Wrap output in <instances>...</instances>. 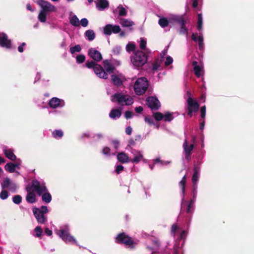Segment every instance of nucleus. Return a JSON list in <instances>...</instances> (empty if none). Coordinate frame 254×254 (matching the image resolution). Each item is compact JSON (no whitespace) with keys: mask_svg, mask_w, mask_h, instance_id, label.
Returning a JSON list of instances; mask_svg holds the SVG:
<instances>
[{"mask_svg":"<svg viewBox=\"0 0 254 254\" xmlns=\"http://www.w3.org/2000/svg\"><path fill=\"white\" fill-rule=\"evenodd\" d=\"M22 197L19 195H15L12 197L13 202L16 204H19L21 202Z\"/></svg>","mask_w":254,"mask_h":254,"instance_id":"49","label":"nucleus"},{"mask_svg":"<svg viewBox=\"0 0 254 254\" xmlns=\"http://www.w3.org/2000/svg\"><path fill=\"white\" fill-rule=\"evenodd\" d=\"M2 151L5 156L11 161L16 159V157L13 153V150L7 146L2 147Z\"/></svg>","mask_w":254,"mask_h":254,"instance_id":"25","label":"nucleus"},{"mask_svg":"<svg viewBox=\"0 0 254 254\" xmlns=\"http://www.w3.org/2000/svg\"><path fill=\"white\" fill-rule=\"evenodd\" d=\"M126 50L127 52L133 51L135 50V45L133 43H128L126 46Z\"/></svg>","mask_w":254,"mask_h":254,"instance_id":"58","label":"nucleus"},{"mask_svg":"<svg viewBox=\"0 0 254 254\" xmlns=\"http://www.w3.org/2000/svg\"><path fill=\"white\" fill-rule=\"evenodd\" d=\"M70 23L73 26L79 27L80 26V21L76 15H73L70 16L69 18Z\"/></svg>","mask_w":254,"mask_h":254,"instance_id":"35","label":"nucleus"},{"mask_svg":"<svg viewBox=\"0 0 254 254\" xmlns=\"http://www.w3.org/2000/svg\"><path fill=\"white\" fill-rule=\"evenodd\" d=\"M146 104L152 110H157L160 107V103L157 98L154 97H149L146 99Z\"/></svg>","mask_w":254,"mask_h":254,"instance_id":"19","label":"nucleus"},{"mask_svg":"<svg viewBox=\"0 0 254 254\" xmlns=\"http://www.w3.org/2000/svg\"><path fill=\"white\" fill-rule=\"evenodd\" d=\"M116 242L119 244H124L128 246L133 245V240L124 233H120L117 235L116 238Z\"/></svg>","mask_w":254,"mask_h":254,"instance_id":"14","label":"nucleus"},{"mask_svg":"<svg viewBox=\"0 0 254 254\" xmlns=\"http://www.w3.org/2000/svg\"><path fill=\"white\" fill-rule=\"evenodd\" d=\"M174 119L173 113L169 112L163 114V120L165 122H170Z\"/></svg>","mask_w":254,"mask_h":254,"instance_id":"41","label":"nucleus"},{"mask_svg":"<svg viewBox=\"0 0 254 254\" xmlns=\"http://www.w3.org/2000/svg\"><path fill=\"white\" fill-rule=\"evenodd\" d=\"M33 214L37 222L40 224H43L47 221V217L45 214L48 213L49 210L46 206H42L40 208L33 207Z\"/></svg>","mask_w":254,"mask_h":254,"instance_id":"9","label":"nucleus"},{"mask_svg":"<svg viewBox=\"0 0 254 254\" xmlns=\"http://www.w3.org/2000/svg\"><path fill=\"white\" fill-rule=\"evenodd\" d=\"M63 132L62 130H55L52 132L53 137L56 139L61 138L63 136Z\"/></svg>","mask_w":254,"mask_h":254,"instance_id":"42","label":"nucleus"},{"mask_svg":"<svg viewBox=\"0 0 254 254\" xmlns=\"http://www.w3.org/2000/svg\"><path fill=\"white\" fill-rule=\"evenodd\" d=\"M131 153L133 157L132 159H130V162L137 164L141 161H144L145 160L142 151L136 149H131Z\"/></svg>","mask_w":254,"mask_h":254,"instance_id":"17","label":"nucleus"},{"mask_svg":"<svg viewBox=\"0 0 254 254\" xmlns=\"http://www.w3.org/2000/svg\"><path fill=\"white\" fill-rule=\"evenodd\" d=\"M167 53V49L164 50L161 53H160V57L161 59L160 60H162V62L164 61L165 56L166 55Z\"/></svg>","mask_w":254,"mask_h":254,"instance_id":"61","label":"nucleus"},{"mask_svg":"<svg viewBox=\"0 0 254 254\" xmlns=\"http://www.w3.org/2000/svg\"><path fill=\"white\" fill-rule=\"evenodd\" d=\"M111 100L113 102H117L122 106L129 105L133 103L132 98L128 95H124L121 93H116L112 96Z\"/></svg>","mask_w":254,"mask_h":254,"instance_id":"8","label":"nucleus"},{"mask_svg":"<svg viewBox=\"0 0 254 254\" xmlns=\"http://www.w3.org/2000/svg\"><path fill=\"white\" fill-rule=\"evenodd\" d=\"M171 234L177 240H183L185 241L187 235V230H184L176 224H173L171 228Z\"/></svg>","mask_w":254,"mask_h":254,"instance_id":"10","label":"nucleus"},{"mask_svg":"<svg viewBox=\"0 0 254 254\" xmlns=\"http://www.w3.org/2000/svg\"><path fill=\"white\" fill-rule=\"evenodd\" d=\"M34 234L33 236L37 238H41L43 233V230L40 226H37L34 230Z\"/></svg>","mask_w":254,"mask_h":254,"instance_id":"40","label":"nucleus"},{"mask_svg":"<svg viewBox=\"0 0 254 254\" xmlns=\"http://www.w3.org/2000/svg\"><path fill=\"white\" fill-rule=\"evenodd\" d=\"M28 193L26 196V201L30 203H33L36 201V195L34 191L32 190L27 191Z\"/></svg>","mask_w":254,"mask_h":254,"instance_id":"33","label":"nucleus"},{"mask_svg":"<svg viewBox=\"0 0 254 254\" xmlns=\"http://www.w3.org/2000/svg\"><path fill=\"white\" fill-rule=\"evenodd\" d=\"M170 26L174 25L175 23H177L179 24L182 23L183 24V21L185 20L182 16L177 15H170L168 18Z\"/></svg>","mask_w":254,"mask_h":254,"instance_id":"24","label":"nucleus"},{"mask_svg":"<svg viewBox=\"0 0 254 254\" xmlns=\"http://www.w3.org/2000/svg\"><path fill=\"white\" fill-rule=\"evenodd\" d=\"M117 159L120 162L122 163H126L130 162L128 155L124 152H121L118 154Z\"/></svg>","mask_w":254,"mask_h":254,"instance_id":"30","label":"nucleus"},{"mask_svg":"<svg viewBox=\"0 0 254 254\" xmlns=\"http://www.w3.org/2000/svg\"><path fill=\"white\" fill-rule=\"evenodd\" d=\"M98 64L95 63V61H88L85 64V66L88 68H93V69H94L95 66H96V65Z\"/></svg>","mask_w":254,"mask_h":254,"instance_id":"47","label":"nucleus"},{"mask_svg":"<svg viewBox=\"0 0 254 254\" xmlns=\"http://www.w3.org/2000/svg\"><path fill=\"white\" fill-rule=\"evenodd\" d=\"M162 60L157 59L153 64L152 66V70L155 72L158 70H161L162 69Z\"/></svg>","mask_w":254,"mask_h":254,"instance_id":"31","label":"nucleus"},{"mask_svg":"<svg viewBox=\"0 0 254 254\" xmlns=\"http://www.w3.org/2000/svg\"><path fill=\"white\" fill-rule=\"evenodd\" d=\"M8 197V192L7 190H4V189H3V190H1V191L0 193V199L2 200L6 199Z\"/></svg>","mask_w":254,"mask_h":254,"instance_id":"52","label":"nucleus"},{"mask_svg":"<svg viewBox=\"0 0 254 254\" xmlns=\"http://www.w3.org/2000/svg\"><path fill=\"white\" fill-rule=\"evenodd\" d=\"M193 170H194V172H193L192 179H191L192 182V184H194V183L197 184L198 180H199V178L200 176V168L199 166L194 165Z\"/></svg>","mask_w":254,"mask_h":254,"instance_id":"28","label":"nucleus"},{"mask_svg":"<svg viewBox=\"0 0 254 254\" xmlns=\"http://www.w3.org/2000/svg\"><path fill=\"white\" fill-rule=\"evenodd\" d=\"M88 55L94 61L98 62L102 60V56L101 53L95 48H90L88 51Z\"/></svg>","mask_w":254,"mask_h":254,"instance_id":"21","label":"nucleus"},{"mask_svg":"<svg viewBox=\"0 0 254 254\" xmlns=\"http://www.w3.org/2000/svg\"><path fill=\"white\" fill-rule=\"evenodd\" d=\"M118 12L119 16H126L127 14V10L125 7H124L122 5H119L117 8L113 11L114 13Z\"/></svg>","mask_w":254,"mask_h":254,"instance_id":"34","label":"nucleus"},{"mask_svg":"<svg viewBox=\"0 0 254 254\" xmlns=\"http://www.w3.org/2000/svg\"><path fill=\"white\" fill-rule=\"evenodd\" d=\"M2 189H8L11 192H14L17 189V185L10 179L6 178L1 184Z\"/></svg>","mask_w":254,"mask_h":254,"instance_id":"16","label":"nucleus"},{"mask_svg":"<svg viewBox=\"0 0 254 254\" xmlns=\"http://www.w3.org/2000/svg\"><path fill=\"white\" fill-rule=\"evenodd\" d=\"M85 60V57L83 55H79L76 57V61L77 64H82Z\"/></svg>","mask_w":254,"mask_h":254,"instance_id":"50","label":"nucleus"},{"mask_svg":"<svg viewBox=\"0 0 254 254\" xmlns=\"http://www.w3.org/2000/svg\"><path fill=\"white\" fill-rule=\"evenodd\" d=\"M125 77L122 74H112L111 75V80L114 85L120 86L123 84V82L125 80Z\"/></svg>","mask_w":254,"mask_h":254,"instance_id":"22","label":"nucleus"},{"mask_svg":"<svg viewBox=\"0 0 254 254\" xmlns=\"http://www.w3.org/2000/svg\"><path fill=\"white\" fill-rule=\"evenodd\" d=\"M186 182V176L185 175L182 180L179 182V186L181 189L182 203L181 212H186L189 214H192L193 212L195 198L197 193V184H192L193 187V198L190 201L185 200V185Z\"/></svg>","mask_w":254,"mask_h":254,"instance_id":"1","label":"nucleus"},{"mask_svg":"<svg viewBox=\"0 0 254 254\" xmlns=\"http://www.w3.org/2000/svg\"><path fill=\"white\" fill-rule=\"evenodd\" d=\"M80 21V25H81L83 27H86L88 26L89 22L87 18H82Z\"/></svg>","mask_w":254,"mask_h":254,"instance_id":"57","label":"nucleus"},{"mask_svg":"<svg viewBox=\"0 0 254 254\" xmlns=\"http://www.w3.org/2000/svg\"><path fill=\"white\" fill-rule=\"evenodd\" d=\"M206 115V107L205 106H203L200 108V120H205V117Z\"/></svg>","mask_w":254,"mask_h":254,"instance_id":"55","label":"nucleus"},{"mask_svg":"<svg viewBox=\"0 0 254 254\" xmlns=\"http://www.w3.org/2000/svg\"><path fill=\"white\" fill-rule=\"evenodd\" d=\"M48 105L52 109L62 108L65 106V102L58 97H53L49 100Z\"/></svg>","mask_w":254,"mask_h":254,"instance_id":"11","label":"nucleus"},{"mask_svg":"<svg viewBox=\"0 0 254 254\" xmlns=\"http://www.w3.org/2000/svg\"><path fill=\"white\" fill-rule=\"evenodd\" d=\"M154 117L156 121H160L163 120V114L160 112H156L154 114Z\"/></svg>","mask_w":254,"mask_h":254,"instance_id":"53","label":"nucleus"},{"mask_svg":"<svg viewBox=\"0 0 254 254\" xmlns=\"http://www.w3.org/2000/svg\"><path fill=\"white\" fill-rule=\"evenodd\" d=\"M191 39L195 42H197L198 45L199 49L203 50L204 48L203 43V38L201 35H198L197 34L192 33L191 35Z\"/></svg>","mask_w":254,"mask_h":254,"instance_id":"23","label":"nucleus"},{"mask_svg":"<svg viewBox=\"0 0 254 254\" xmlns=\"http://www.w3.org/2000/svg\"><path fill=\"white\" fill-rule=\"evenodd\" d=\"M85 37L89 41H93L95 38V34L93 30H88L84 33Z\"/></svg>","mask_w":254,"mask_h":254,"instance_id":"36","label":"nucleus"},{"mask_svg":"<svg viewBox=\"0 0 254 254\" xmlns=\"http://www.w3.org/2000/svg\"><path fill=\"white\" fill-rule=\"evenodd\" d=\"M120 26L111 24H107L103 28V33L106 35H111L112 33H119L121 31Z\"/></svg>","mask_w":254,"mask_h":254,"instance_id":"15","label":"nucleus"},{"mask_svg":"<svg viewBox=\"0 0 254 254\" xmlns=\"http://www.w3.org/2000/svg\"><path fill=\"white\" fill-rule=\"evenodd\" d=\"M196 140V138L194 135L191 136V139H189L187 137L185 138L182 145L183 149V154H184L185 159L188 161H190L191 158V156Z\"/></svg>","mask_w":254,"mask_h":254,"instance_id":"4","label":"nucleus"},{"mask_svg":"<svg viewBox=\"0 0 254 254\" xmlns=\"http://www.w3.org/2000/svg\"><path fill=\"white\" fill-rule=\"evenodd\" d=\"M95 3L97 9L99 10H103L109 6V2L107 0H96Z\"/></svg>","mask_w":254,"mask_h":254,"instance_id":"27","label":"nucleus"},{"mask_svg":"<svg viewBox=\"0 0 254 254\" xmlns=\"http://www.w3.org/2000/svg\"><path fill=\"white\" fill-rule=\"evenodd\" d=\"M188 103V115L191 117L192 113L196 112L199 109V105L195 100L189 97L187 100Z\"/></svg>","mask_w":254,"mask_h":254,"instance_id":"12","label":"nucleus"},{"mask_svg":"<svg viewBox=\"0 0 254 254\" xmlns=\"http://www.w3.org/2000/svg\"><path fill=\"white\" fill-rule=\"evenodd\" d=\"M202 14L199 13L198 14L197 26V28L198 30H201L202 28Z\"/></svg>","mask_w":254,"mask_h":254,"instance_id":"45","label":"nucleus"},{"mask_svg":"<svg viewBox=\"0 0 254 254\" xmlns=\"http://www.w3.org/2000/svg\"><path fill=\"white\" fill-rule=\"evenodd\" d=\"M70 227L68 224H63L60 226L56 233L66 243H74L77 245V242L73 236L69 233Z\"/></svg>","mask_w":254,"mask_h":254,"instance_id":"3","label":"nucleus"},{"mask_svg":"<svg viewBox=\"0 0 254 254\" xmlns=\"http://www.w3.org/2000/svg\"><path fill=\"white\" fill-rule=\"evenodd\" d=\"M173 62V58L171 56H168L165 58V65L166 66H169L172 64Z\"/></svg>","mask_w":254,"mask_h":254,"instance_id":"54","label":"nucleus"},{"mask_svg":"<svg viewBox=\"0 0 254 254\" xmlns=\"http://www.w3.org/2000/svg\"><path fill=\"white\" fill-rule=\"evenodd\" d=\"M122 115L121 111L119 109H113L109 114V117L113 119L117 120L119 119Z\"/></svg>","mask_w":254,"mask_h":254,"instance_id":"32","label":"nucleus"},{"mask_svg":"<svg viewBox=\"0 0 254 254\" xmlns=\"http://www.w3.org/2000/svg\"><path fill=\"white\" fill-rule=\"evenodd\" d=\"M112 143L114 145V147L116 150H117L119 147L120 143L118 140H114L112 141Z\"/></svg>","mask_w":254,"mask_h":254,"instance_id":"62","label":"nucleus"},{"mask_svg":"<svg viewBox=\"0 0 254 254\" xmlns=\"http://www.w3.org/2000/svg\"><path fill=\"white\" fill-rule=\"evenodd\" d=\"M192 64L193 66V70L194 71L195 75L197 77H200L201 75L203 74V66L199 65L198 63L196 61L193 62Z\"/></svg>","mask_w":254,"mask_h":254,"instance_id":"26","label":"nucleus"},{"mask_svg":"<svg viewBox=\"0 0 254 254\" xmlns=\"http://www.w3.org/2000/svg\"><path fill=\"white\" fill-rule=\"evenodd\" d=\"M131 61L133 66L140 67L147 62V56L143 52L137 51L131 57Z\"/></svg>","mask_w":254,"mask_h":254,"instance_id":"6","label":"nucleus"},{"mask_svg":"<svg viewBox=\"0 0 254 254\" xmlns=\"http://www.w3.org/2000/svg\"><path fill=\"white\" fill-rule=\"evenodd\" d=\"M81 50V47L79 45H76L73 47L70 48V52L73 54L75 52H79Z\"/></svg>","mask_w":254,"mask_h":254,"instance_id":"46","label":"nucleus"},{"mask_svg":"<svg viewBox=\"0 0 254 254\" xmlns=\"http://www.w3.org/2000/svg\"><path fill=\"white\" fill-rule=\"evenodd\" d=\"M148 86V81L145 77L138 78L134 84V90L136 94L141 95L146 91Z\"/></svg>","mask_w":254,"mask_h":254,"instance_id":"7","label":"nucleus"},{"mask_svg":"<svg viewBox=\"0 0 254 254\" xmlns=\"http://www.w3.org/2000/svg\"><path fill=\"white\" fill-rule=\"evenodd\" d=\"M26 189L27 191L32 190V191L36 192L39 196H41L44 192L47 191V188L46 186V184L42 180H32L31 185L27 186Z\"/></svg>","mask_w":254,"mask_h":254,"instance_id":"5","label":"nucleus"},{"mask_svg":"<svg viewBox=\"0 0 254 254\" xmlns=\"http://www.w3.org/2000/svg\"><path fill=\"white\" fill-rule=\"evenodd\" d=\"M146 41L143 38L140 39L139 47L143 50H146Z\"/></svg>","mask_w":254,"mask_h":254,"instance_id":"51","label":"nucleus"},{"mask_svg":"<svg viewBox=\"0 0 254 254\" xmlns=\"http://www.w3.org/2000/svg\"><path fill=\"white\" fill-rule=\"evenodd\" d=\"M102 153L108 157L115 154V152H112L110 148L108 147H104L102 150Z\"/></svg>","mask_w":254,"mask_h":254,"instance_id":"44","label":"nucleus"},{"mask_svg":"<svg viewBox=\"0 0 254 254\" xmlns=\"http://www.w3.org/2000/svg\"><path fill=\"white\" fill-rule=\"evenodd\" d=\"M114 64L119 65L120 64V62L119 61H116L114 63L113 60L109 61L108 60H106L103 61L104 70L107 74H111L114 72L115 70Z\"/></svg>","mask_w":254,"mask_h":254,"instance_id":"13","label":"nucleus"},{"mask_svg":"<svg viewBox=\"0 0 254 254\" xmlns=\"http://www.w3.org/2000/svg\"><path fill=\"white\" fill-rule=\"evenodd\" d=\"M104 136L103 133L99 132L94 134L92 137L95 141H99L103 138Z\"/></svg>","mask_w":254,"mask_h":254,"instance_id":"48","label":"nucleus"},{"mask_svg":"<svg viewBox=\"0 0 254 254\" xmlns=\"http://www.w3.org/2000/svg\"><path fill=\"white\" fill-rule=\"evenodd\" d=\"M96 75L100 78L106 79L108 78V74L105 71L104 69L100 64L96 65L93 69Z\"/></svg>","mask_w":254,"mask_h":254,"instance_id":"20","label":"nucleus"},{"mask_svg":"<svg viewBox=\"0 0 254 254\" xmlns=\"http://www.w3.org/2000/svg\"><path fill=\"white\" fill-rule=\"evenodd\" d=\"M119 23L123 27H129L134 25V22L130 19L119 18Z\"/></svg>","mask_w":254,"mask_h":254,"instance_id":"29","label":"nucleus"},{"mask_svg":"<svg viewBox=\"0 0 254 254\" xmlns=\"http://www.w3.org/2000/svg\"><path fill=\"white\" fill-rule=\"evenodd\" d=\"M125 118L127 119H130L132 117V113L131 112H130V111H127L125 113Z\"/></svg>","mask_w":254,"mask_h":254,"instance_id":"63","label":"nucleus"},{"mask_svg":"<svg viewBox=\"0 0 254 254\" xmlns=\"http://www.w3.org/2000/svg\"><path fill=\"white\" fill-rule=\"evenodd\" d=\"M37 3L41 7L38 16V19L41 22H45L47 15L51 12H56L57 10V7L48 1L38 0Z\"/></svg>","mask_w":254,"mask_h":254,"instance_id":"2","label":"nucleus"},{"mask_svg":"<svg viewBox=\"0 0 254 254\" xmlns=\"http://www.w3.org/2000/svg\"><path fill=\"white\" fill-rule=\"evenodd\" d=\"M26 45L25 43H22L20 46L18 47V51L20 53H22L24 51L23 47Z\"/></svg>","mask_w":254,"mask_h":254,"instance_id":"64","label":"nucleus"},{"mask_svg":"<svg viewBox=\"0 0 254 254\" xmlns=\"http://www.w3.org/2000/svg\"><path fill=\"white\" fill-rule=\"evenodd\" d=\"M186 21L185 20L183 21V24L181 23L179 25L181 27L179 33L182 35H185L187 37L188 36V29L186 27Z\"/></svg>","mask_w":254,"mask_h":254,"instance_id":"39","label":"nucleus"},{"mask_svg":"<svg viewBox=\"0 0 254 254\" xmlns=\"http://www.w3.org/2000/svg\"><path fill=\"white\" fill-rule=\"evenodd\" d=\"M121 48L120 46H116L113 49V52L115 55H118L121 52Z\"/></svg>","mask_w":254,"mask_h":254,"instance_id":"60","label":"nucleus"},{"mask_svg":"<svg viewBox=\"0 0 254 254\" xmlns=\"http://www.w3.org/2000/svg\"><path fill=\"white\" fill-rule=\"evenodd\" d=\"M0 46L7 49H10L12 47L11 40L4 33H0Z\"/></svg>","mask_w":254,"mask_h":254,"instance_id":"18","label":"nucleus"},{"mask_svg":"<svg viewBox=\"0 0 254 254\" xmlns=\"http://www.w3.org/2000/svg\"><path fill=\"white\" fill-rule=\"evenodd\" d=\"M4 168L6 171L9 172V173H13L15 170L14 164L11 162L7 163L5 165Z\"/></svg>","mask_w":254,"mask_h":254,"instance_id":"43","label":"nucleus"},{"mask_svg":"<svg viewBox=\"0 0 254 254\" xmlns=\"http://www.w3.org/2000/svg\"><path fill=\"white\" fill-rule=\"evenodd\" d=\"M124 167L122 165H117L116 166L115 172L117 174H120L123 171Z\"/></svg>","mask_w":254,"mask_h":254,"instance_id":"59","label":"nucleus"},{"mask_svg":"<svg viewBox=\"0 0 254 254\" xmlns=\"http://www.w3.org/2000/svg\"><path fill=\"white\" fill-rule=\"evenodd\" d=\"M158 23L159 25L162 28H165L168 26H170V23L168 18L166 17H161L159 19Z\"/></svg>","mask_w":254,"mask_h":254,"instance_id":"38","label":"nucleus"},{"mask_svg":"<svg viewBox=\"0 0 254 254\" xmlns=\"http://www.w3.org/2000/svg\"><path fill=\"white\" fill-rule=\"evenodd\" d=\"M144 121L146 123L148 124L149 125H154V122L153 119L149 116L145 117L144 118Z\"/></svg>","mask_w":254,"mask_h":254,"instance_id":"56","label":"nucleus"},{"mask_svg":"<svg viewBox=\"0 0 254 254\" xmlns=\"http://www.w3.org/2000/svg\"><path fill=\"white\" fill-rule=\"evenodd\" d=\"M41 196L42 200L46 203H50L52 200V196L48 190L43 193Z\"/></svg>","mask_w":254,"mask_h":254,"instance_id":"37","label":"nucleus"}]
</instances>
